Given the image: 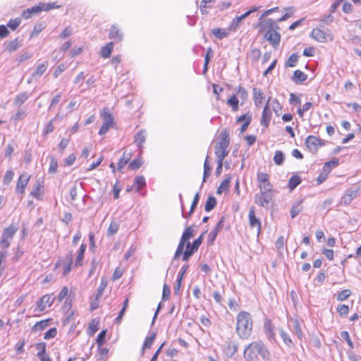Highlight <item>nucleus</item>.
Instances as JSON below:
<instances>
[{"mask_svg": "<svg viewBox=\"0 0 361 361\" xmlns=\"http://www.w3.org/2000/svg\"><path fill=\"white\" fill-rule=\"evenodd\" d=\"M226 104L232 108L233 111H236L239 109V100L235 94H233L228 100Z\"/></svg>", "mask_w": 361, "mask_h": 361, "instance_id": "nucleus-35", "label": "nucleus"}, {"mask_svg": "<svg viewBox=\"0 0 361 361\" xmlns=\"http://www.w3.org/2000/svg\"><path fill=\"white\" fill-rule=\"evenodd\" d=\"M23 45L22 40L19 39L18 37L9 42H5L4 43V51L8 53H13Z\"/></svg>", "mask_w": 361, "mask_h": 361, "instance_id": "nucleus-15", "label": "nucleus"}, {"mask_svg": "<svg viewBox=\"0 0 361 361\" xmlns=\"http://www.w3.org/2000/svg\"><path fill=\"white\" fill-rule=\"evenodd\" d=\"M336 310L341 317H345L349 312V307L344 304L338 305Z\"/></svg>", "mask_w": 361, "mask_h": 361, "instance_id": "nucleus-55", "label": "nucleus"}, {"mask_svg": "<svg viewBox=\"0 0 361 361\" xmlns=\"http://www.w3.org/2000/svg\"><path fill=\"white\" fill-rule=\"evenodd\" d=\"M305 145L311 152H315L319 147L324 145V142L319 137H307Z\"/></svg>", "mask_w": 361, "mask_h": 361, "instance_id": "nucleus-11", "label": "nucleus"}, {"mask_svg": "<svg viewBox=\"0 0 361 361\" xmlns=\"http://www.w3.org/2000/svg\"><path fill=\"white\" fill-rule=\"evenodd\" d=\"M199 200H200V193L197 192L195 195V197L193 198V201L192 202V204H191V207H190V212H188V216H186L184 214V212H183L184 207H183V205L182 204V206H181V207H182V216L184 217V218H187L188 216H190L193 213V212L195 211V208L197 207V206L198 204V202H199Z\"/></svg>", "mask_w": 361, "mask_h": 361, "instance_id": "nucleus-28", "label": "nucleus"}, {"mask_svg": "<svg viewBox=\"0 0 361 361\" xmlns=\"http://www.w3.org/2000/svg\"><path fill=\"white\" fill-rule=\"evenodd\" d=\"M216 198L212 195L209 196L204 205L205 212H209L212 211L216 206Z\"/></svg>", "mask_w": 361, "mask_h": 361, "instance_id": "nucleus-33", "label": "nucleus"}, {"mask_svg": "<svg viewBox=\"0 0 361 361\" xmlns=\"http://www.w3.org/2000/svg\"><path fill=\"white\" fill-rule=\"evenodd\" d=\"M42 187H43V185L41 184L40 180H37L34 186V189L30 192V195L39 199L41 196L40 188Z\"/></svg>", "mask_w": 361, "mask_h": 361, "instance_id": "nucleus-41", "label": "nucleus"}, {"mask_svg": "<svg viewBox=\"0 0 361 361\" xmlns=\"http://www.w3.org/2000/svg\"><path fill=\"white\" fill-rule=\"evenodd\" d=\"M291 322L293 324L292 331L297 335L298 338L301 339L302 333L300 329V325L299 322L297 319H292Z\"/></svg>", "mask_w": 361, "mask_h": 361, "instance_id": "nucleus-39", "label": "nucleus"}, {"mask_svg": "<svg viewBox=\"0 0 361 361\" xmlns=\"http://www.w3.org/2000/svg\"><path fill=\"white\" fill-rule=\"evenodd\" d=\"M247 17L248 16L247 14H246V13H243L240 16H236L233 19V20L230 23L228 30L230 31H235L238 28L240 23Z\"/></svg>", "mask_w": 361, "mask_h": 361, "instance_id": "nucleus-25", "label": "nucleus"}, {"mask_svg": "<svg viewBox=\"0 0 361 361\" xmlns=\"http://www.w3.org/2000/svg\"><path fill=\"white\" fill-rule=\"evenodd\" d=\"M341 337L343 339H344V340H345V341H346V342H347V343H348V346H349L351 349H353V348H354V346H353V342H352V341H351V339H350V335H349V334H348V331H342L341 332Z\"/></svg>", "mask_w": 361, "mask_h": 361, "instance_id": "nucleus-62", "label": "nucleus"}, {"mask_svg": "<svg viewBox=\"0 0 361 361\" xmlns=\"http://www.w3.org/2000/svg\"><path fill=\"white\" fill-rule=\"evenodd\" d=\"M311 37L319 42H325L327 41L326 33L319 28L312 30Z\"/></svg>", "mask_w": 361, "mask_h": 361, "instance_id": "nucleus-24", "label": "nucleus"}, {"mask_svg": "<svg viewBox=\"0 0 361 361\" xmlns=\"http://www.w3.org/2000/svg\"><path fill=\"white\" fill-rule=\"evenodd\" d=\"M274 161L276 165H281L284 161V157L281 151L277 150L274 157Z\"/></svg>", "mask_w": 361, "mask_h": 361, "instance_id": "nucleus-56", "label": "nucleus"}, {"mask_svg": "<svg viewBox=\"0 0 361 361\" xmlns=\"http://www.w3.org/2000/svg\"><path fill=\"white\" fill-rule=\"evenodd\" d=\"M357 190H348L345 194L341 197V205H348L357 197Z\"/></svg>", "mask_w": 361, "mask_h": 361, "instance_id": "nucleus-20", "label": "nucleus"}, {"mask_svg": "<svg viewBox=\"0 0 361 361\" xmlns=\"http://www.w3.org/2000/svg\"><path fill=\"white\" fill-rule=\"evenodd\" d=\"M192 236H193L192 226H189L185 229L184 232L182 234L181 238H183V240H186L188 241Z\"/></svg>", "mask_w": 361, "mask_h": 361, "instance_id": "nucleus-60", "label": "nucleus"}, {"mask_svg": "<svg viewBox=\"0 0 361 361\" xmlns=\"http://www.w3.org/2000/svg\"><path fill=\"white\" fill-rule=\"evenodd\" d=\"M298 58H299V56L298 55V54L294 53V54H291L286 63V66L295 67L298 61Z\"/></svg>", "mask_w": 361, "mask_h": 361, "instance_id": "nucleus-46", "label": "nucleus"}, {"mask_svg": "<svg viewBox=\"0 0 361 361\" xmlns=\"http://www.w3.org/2000/svg\"><path fill=\"white\" fill-rule=\"evenodd\" d=\"M258 27L260 32L279 29V26L276 24V21L271 18L260 20L258 23Z\"/></svg>", "mask_w": 361, "mask_h": 361, "instance_id": "nucleus-13", "label": "nucleus"}, {"mask_svg": "<svg viewBox=\"0 0 361 361\" xmlns=\"http://www.w3.org/2000/svg\"><path fill=\"white\" fill-rule=\"evenodd\" d=\"M32 56V53H30L28 51H25L23 54H21L20 55H19L17 58H16V61L18 62V63H22L24 61H26V60H28L30 59L31 57Z\"/></svg>", "mask_w": 361, "mask_h": 361, "instance_id": "nucleus-64", "label": "nucleus"}, {"mask_svg": "<svg viewBox=\"0 0 361 361\" xmlns=\"http://www.w3.org/2000/svg\"><path fill=\"white\" fill-rule=\"evenodd\" d=\"M230 30H224L221 28H214L212 30V33L214 35L217 39H222L228 36Z\"/></svg>", "mask_w": 361, "mask_h": 361, "instance_id": "nucleus-30", "label": "nucleus"}, {"mask_svg": "<svg viewBox=\"0 0 361 361\" xmlns=\"http://www.w3.org/2000/svg\"><path fill=\"white\" fill-rule=\"evenodd\" d=\"M249 224L251 228H257L258 233L261 231V221L255 216V207L250 208L248 214Z\"/></svg>", "mask_w": 361, "mask_h": 361, "instance_id": "nucleus-16", "label": "nucleus"}, {"mask_svg": "<svg viewBox=\"0 0 361 361\" xmlns=\"http://www.w3.org/2000/svg\"><path fill=\"white\" fill-rule=\"evenodd\" d=\"M143 162L144 161L142 158L135 159L130 162L128 168L131 170H136L143 164Z\"/></svg>", "mask_w": 361, "mask_h": 361, "instance_id": "nucleus-53", "label": "nucleus"}, {"mask_svg": "<svg viewBox=\"0 0 361 361\" xmlns=\"http://www.w3.org/2000/svg\"><path fill=\"white\" fill-rule=\"evenodd\" d=\"M55 300V297L53 295H44L42 298H40L36 302V307L35 308V312H43L47 307H51Z\"/></svg>", "mask_w": 361, "mask_h": 361, "instance_id": "nucleus-9", "label": "nucleus"}, {"mask_svg": "<svg viewBox=\"0 0 361 361\" xmlns=\"http://www.w3.org/2000/svg\"><path fill=\"white\" fill-rule=\"evenodd\" d=\"M45 28V25L44 23H37L32 32H31L30 37H36Z\"/></svg>", "mask_w": 361, "mask_h": 361, "instance_id": "nucleus-42", "label": "nucleus"}, {"mask_svg": "<svg viewBox=\"0 0 361 361\" xmlns=\"http://www.w3.org/2000/svg\"><path fill=\"white\" fill-rule=\"evenodd\" d=\"M100 116L102 118L103 124L99 130V135H102L106 134L110 128H114L116 123L114 122V116L109 108H104Z\"/></svg>", "mask_w": 361, "mask_h": 361, "instance_id": "nucleus-3", "label": "nucleus"}, {"mask_svg": "<svg viewBox=\"0 0 361 361\" xmlns=\"http://www.w3.org/2000/svg\"><path fill=\"white\" fill-rule=\"evenodd\" d=\"M51 319L42 320L37 322L33 326L32 330L33 331H39L45 329L49 326Z\"/></svg>", "mask_w": 361, "mask_h": 361, "instance_id": "nucleus-31", "label": "nucleus"}, {"mask_svg": "<svg viewBox=\"0 0 361 361\" xmlns=\"http://www.w3.org/2000/svg\"><path fill=\"white\" fill-rule=\"evenodd\" d=\"M56 334H57L56 328H55V327L51 328L44 334V338L46 340H49L50 338H54L56 336Z\"/></svg>", "mask_w": 361, "mask_h": 361, "instance_id": "nucleus-63", "label": "nucleus"}, {"mask_svg": "<svg viewBox=\"0 0 361 361\" xmlns=\"http://www.w3.org/2000/svg\"><path fill=\"white\" fill-rule=\"evenodd\" d=\"M307 78V75L301 71L300 70H296L294 71L293 75L291 78L292 80L295 84H300L305 81Z\"/></svg>", "mask_w": 361, "mask_h": 361, "instance_id": "nucleus-26", "label": "nucleus"}, {"mask_svg": "<svg viewBox=\"0 0 361 361\" xmlns=\"http://www.w3.org/2000/svg\"><path fill=\"white\" fill-rule=\"evenodd\" d=\"M134 185L137 187L136 190L140 191L146 185L145 178L143 176H136L134 179Z\"/></svg>", "mask_w": 361, "mask_h": 361, "instance_id": "nucleus-44", "label": "nucleus"}, {"mask_svg": "<svg viewBox=\"0 0 361 361\" xmlns=\"http://www.w3.org/2000/svg\"><path fill=\"white\" fill-rule=\"evenodd\" d=\"M114 49V42H111L107 43L105 46L102 47L100 51V55L104 59L110 57Z\"/></svg>", "mask_w": 361, "mask_h": 361, "instance_id": "nucleus-27", "label": "nucleus"}, {"mask_svg": "<svg viewBox=\"0 0 361 361\" xmlns=\"http://www.w3.org/2000/svg\"><path fill=\"white\" fill-rule=\"evenodd\" d=\"M49 158H50V164H49V173H54L56 172L57 168H58L57 160L53 155L49 156Z\"/></svg>", "mask_w": 361, "mask_h": 361, "instance_id": "nucleus-48", "label": "nucleus"}, {"mask_svg": "<svg viewBox=\"0 0 361 361\" xmlns=\"http://www.w3.org/2000/svg\"><path fill=\"white\" fill-rule=\"evenodd\" d=\"M238 97L242 100V103L245 102L247 99L248 93L247 90L243 87L242 86H238L237 89H235Z\"/></svg>", "mask_w": 361, "mask_h": 361, "instance_id": "nucleus-47", "label": "nucleus"}, {"mask_svg": "<svg viewBox=\"0 0 361 361\" xmlns=\"http://www.w3.org/2000/svg\"><path fill=\"white\" fill-rule=\"evenodd\" d=\"M21 23V19L19 18H16L15 19H11L8 24H7V26L11 28L12 30H15L17 29V27L19 26V25Z\"/></svg>", "mask_w": 361, "mask_h": 361, "instance_id": "nucleus-57", "label": "nucleus"}, {"mask_svg": "<svg viewBox=\"0 0 361 361\" xmlns=\"http://www.w3.org/2000/svg\"><path fill=\"white\" fill-rule=\"evenodd\" d=\"M230 182V177L225 178L217 188L216 193L221 195L223 192L226 191L229 188Z\"/></svg>", "mask_w": 361, "mask_h": 361, "instance_id": "nucleus-40", "label": "nucleus"}, {"mask_svg": "<svg viewBox=\"0 0 361 361\" xmlns=\"http://www.w3.org/2000/svg\"><path fill=\"white\" fill-rule=\"evenodd\" d=\"M225 221V217L222 216L219 221L216 224L214 229L209 233L208 235V243L212 245L214 240L216 239L219 232L223 228L224 222Z\"/></svg>", "mask_w": 361, "mask_h": 361, "instance_id": "nucleus-17", "label": "nucleus"}, {"mask_svg": "<svg viewBox=\"0 0 361 361\" xmlns=\"http://www.w3.org/2000/svg\"><path fill=\"white\" fill-rule=\"evenodd\" d=\"M155 338H156V333L155 332L151 333L149 336L146 337V338L144 341V343H143L142 348L143 349L150 348Z\"/></svg>", "mask_w": 361, "mask_h": 361, "instance_id": "nucleus-43", "label": "nucleus"}, {"mask_svg": "<svg viewBox=\"0 0 361 361\" xmlns=\"http://www.w3.org/2000/svg\"><path fill=\"white\" fill-rule=\"evenodd\" d=\"M130 154L124 152L123 157L119 159L118 162V169L121 171L125 165L128 164V162L130 159Z\"/></svg>", "mask_w": 361, "mask_h": 361, "instance_id": "nucleus-37", "label": "nucleus"}, {"mask_svg": "<svg viewBox=\"0 0 361 361\" xmlns=\"http://www.w3.org/2000/svg\"><path fill=\"white\" fill-rule=\"evenodd\" d=\"M303 201L298 200L293 203L290 209V216L292 219L295 218L303 210Z\"/></svg>", "mask_w": 361, "mask_h": 361, "instance_id": "nucleus-23", "label": "nucleus"}, {"mask_svg": "<svg viewBox=\"0 0 361 361\" xmlns=\"http://www.w3.org/2000/svg\"><path fill=\"white\" fill-rule=\"evenodd\" d=\"M107 280L104 278L102 279L101 283L99 286L98 287L97 290V293L95 295H97V298H102L103 293L106 288L107 286Z\"/></svg>", "mask_w": 361, "mask_h": 361, "instance_id": "nucleus-49", "label": "nucleus"}, {"mask_svg": "<svg viewBox=\"0 0 361 361\" xmlns=\"http://www.w3.org/2000/svg\"><path fill=\"white\" fill-rule=\"evenodd\" d=\"M269 175L263 172H258L257 175V180L258 182V187L260 191L273 192V185L269 181Z\"/></svg>", "mask_w": 361, "mask_h": 361, "instance_id": "nucleus-6", "label": "nucleus"}, {"mask_svg": "<svg viewBox=\"0 0 361 361\" xmlns=\"http://www.w3.org/2000/svg\"><path fill=\"white\" fill-rule=\"evenodd\" d=\"M265 99V94L264 92L257 87L253 88V99L257 106H259L262 101Z\"/></svg>", "mask_w": 361, "mask_h": 361, "instance_id": "nucleus-22", "label": "nucleus"}, {"mask_svg": "<svg viewBox=\"0 0 361 361\" xmlns=\"http://www.w3.org/2000/svg\"><path fill=\"white\" fill-rule=\"evenodd\" d=\"M44 8V3H40L37 6H32L31 8L24 10L21 14L23 18L28 19L32 14L37 13Z\"/></svg>", "mask_w": 361, "mask_h": 361, "instance_id": "nucleus-19", "label": "nucleus"}, {"mask_svg": "<svg viewBox=\"0 0 361 361\" xmlns=\"http://www.w3.org/2000/svg\"><path fill=\"white\" fill-rule=\"evenodd\" d=\"M109 38L116 42H120L123 39V33L119 29L118 25L114 24L109 29Z\"/></svg>", "mask_w": 361, "mask_h": 361, "instance_id": "nucleus-14", "label": "nucleus"}, {"mask_svg": "<svg viewBox=\"0 0 361 361\" xmlns=\"http://www.w3.org/2000/svg\"><path fill=\"white\" fill-rule=\"evenodd\" d=\"M214 55V52L211 47L207 49V54L204 56V71L206 72L208 68V64Z\"/></svg>", "mask_w": 361, "mask_h": 361, "instance_id": "nucleus-51", "label": "nucleus"}, {"mask_svg": "<svg viewBox=\"0 0 361 361\" xmlns=\"http://www.w3.org/2000/svg\"><path fill=\"white\" fill-rule=\"evenodd\" d=\"M18 231V227L11 224L8 228H5L3 231L1 240L0 241V245L4 248H7L10 245V242L8 240L12 239L16 231Z\"/></svg>", "mask_w": 361, "mask_h": 361, "instance_id": "nucleus-8", "label": "nucleus"}, {"mask_svg": "<svg viewBox=\"0 0 361 361\" xmlns=\"http://www.w3.org/2000/svg\"><path fill=\"white\" fill-rule=\"evenodd\" d=\"M252 119V116L247 113L245 114L242 116H240L238 119L236 123H242L243 122V125L241 126L240 128V133H243L245 131V130L247 128L248 126L250 125Z\"/></svg>", "mask_w": 361, "mask_h": 361, "instance_id": "nucleus-21", "label": "nucleus"}, {"mask_svg": "<svg viewBox=\"0 0 361 361\" xmlns=\"http://www.w3.org/2000/svg\"><path fill=\"white\" fill-rule=\"evenodd\" d=\"M106 330L102 331L97 337V344L98 347H101L103 345L105 342Z\"/></svg>", "mask_w": 361, "mask_h": 361, "instance_id": "nucleus-59", "label": "nucleus"}, {"mask_svg": "<svg viewBox=\"0 0 361 361\" xmlns=\"http://www.w3.org/2000/svg\"><path fill=\"white\" fill-rule=\"evenodd\" d=\"M270 100L271 97H269L267 103L263 109L262 115L261 124L265 128L268 127L271 117V111L269 108Z\"/></svg>", "mask_w": 361, "mask_h": 361, "instance_id": "nucleus-18", "label": "nucleus"}, {"mask_svg": "<svg viewBox=\"0 0 361 361\" xmlns=\"http://www.w3.org/2000/svg\"><path fill=\"white\" fill-rule=\"evenodd\" d=\"M280 336L282 338L284 343L288 346L291 347L293 345V342L291 338H290L289 335L283 329L280 330L279 332Z\"/></svg>", "mask_w": 361, "mask_h": 361, "instance_id": "nucleus-45", "label": "nucleus"}, {"mask_svg": "<svg viewBox=\"0 0 361 361\" xmlns=\"http://www.w3.org/2000/svg\"><path fill=\"white\" fill-rule=\"evenodd\" d=\"M28 98L29 94L27 92H22L16 97L14 103L16 105L20 106Z\"/></svg>", "mask_w": 361, "mask_h": 361, "instance_id": "nucleus-38", "label": "nucleus"}, {"mask_svg": "<svg viewBox=\"0 0 361 361\" xmlns=\"http://www.w3.org/2000/svg\"><path fill=\"white\" fill-rule=\"evenodd\" d=\"M252 318L251 314L245 311L239 312L236 317V333L243 340L248 339L252 333Z\"/></svg>", "mask_w": 361, "mask_h": 361, "instance_id": "nucleus-1", "label": "nucleus"}, {"mask_svg": "<svg viewBox=\"0 0 361 361\" xmlns=\"http://www.w3.org/2000/svg\"><path fill=\"white\" fill-rule=\"evenodd\" d=\"M264 37L265 39L269 41V42L274 47H276L279 45L281 41V35L277 30H267Z\"/></svg>", "mask_w": 361, "mask_h": 361, "instance_id": "nucleus-12", "label": "nucleus"}, {"mask_svg": "<svg viewBox=\"0 0 361 361\" xmlns=\"http://www.w3.org/2000/svg\"><path fill=\"white\" fill-rule=\"evenodd\" d=\"M229 137H222V139L215 145L214 153L217 157V160L224 161V158L228 155L229 151Z\"/></svg>", "mask_w": 361, "mask_h": 361, "instance_id": "nucleus-4", "label": "nucleus"}, {"mask_svg": "<svg viewBox=\"0 0 361 361\" xmlns=\"http://www.w3.org/2000/svg\"><path fill=\"white\" fill-rule=\"evenodd\" d=\"M274 193L273 192L259 191V193L255 195L254 201L259 206L267 208L273 200Z\"/></svg>", "mask_w": 361, "mask_h": 361, "instance_id": "nucleus-7", "label": "nucleus"}, {"mask_svg": "<svg viewBox=\"0 0 361 361\" xmlns=\"http://www.w3.org/2000/svg\"><path fill=\"white\" fill-rule=\"evenodd\" d=\"M118 228H119L118 224L115 221H112L109 226V228L107 231V235H114L118 231Z\"/></svg>", "mask_w": 361, "mask_h": 361, "instance_id": "nucleus-58", "label": "nucleus"}, {"mask_svg": "<svg viewBox=\"0 0 361 361\" xmlns=\"http://www.w3.org/2000/svg\"><path fill=\"white\" fill-rule=\"evenodd\" d=\"M238 350V345L233 342H227L225 348V353L232 357Z\"/></svg>", "mask_w": 361, "mask_h": 361, "instance_id": "nucleus-34", "label": "nucleus"}, {"mask_svg": "<svg viewBox=\"0 0 361 361\" xmlns=\"http://www.w3.org/2000/svg\"><path fill=\"white\" fill-rule=\"evenodd\" d=\"M47 66H48L47 62H44L42 64H39L37 67V68H36L35 73L32 74V75L33 76H41L47 70Z\"/></svg>", "mask_w": 361, "mask_h": 361, "instance_id": "nucleus-52", "label": "nucleus"}, {"mask_svg": "<svg viewBox=\"0 0 361 361\" xmlns=\"http://www.w3.org/2000/svg\"><path fill=\"white\" fill-rule=\"evenodd\" d=\"M30 176L27 173H22L18 178L16 192L21 195L20 199H22L23 195L25 193V189L30 180Z\"/></svg>", "mask_w": 361, "mask_h": 361, "instance_id": "nucleus-10", "label": "nucleus"}, {"mask_svg": "<svg viewBox=\"0 0 361 361\" xmlns=\"http://www.w3.org/2000/svg\"><path fill=\"white\" fill-rule=\"evenodd\" d=\"M338 159H334L331 161L326 162L323 166V169L327 171V172L330 173L332 169L336 167L338 165Z\"/></svg>", "mask_w": 361, "mask_h": 361, "instance_id": "nucleus-50", "label": "nucleus"}, {"mask_svg": "<svg viewBox=\"0 0 361 361\" xmlns=\"http://www.w3.org/2000/svg\"><path fill=\"white\" fill-rule=\"evenodd\" d=\"M352 292L349 289H345L338 293L336 299L338 301H343L348 298L351 295Z\"/></svg>", "mask_w": 361, "mask_h": 361, "instance_id": "nucleus-54", "label": "nucleus"}, {"mask_svg": "<svg viewBox=\"0 0 361 361\" xmlns=\"http://www.w3.org/2000/svg\"><path fill=\"white\" fill-rule=\"evenodd\" d=\"M73 264V255L71 252L68 255H67L66 259V263L63 267V275H67L71 270V266Z\"/></svg>", "mask_w": 361, "mask_h": 361, "instance_id": "nucleus-36", "label": "nucleus"}, {"mask_svg": "<svg viewBox=\"0 0 361 361\" xmlns=\"http://www.w3.org/2000/svg\"><path fill=\"white\" fill-rule=\"evenodd\" d=\"M13 176H14V173L13 172V171H11V170L7 171L6 172L4 178V180H3L4 184L6 185H9L12 180Z\"/></svg>", "mask_w": 361, "mask_h": 361, "instance_id": "nucleus-61", "label": "nucleus"}, {"mask_svg": "<svg viewBox=\"0 0 361 361\" xmlns=\"http://www.w3.org/2000/svg\"><path fill=\"white\" fill-rule=\"evenodd\" d=\"M202 236L203 233L196 238L192 244L190 242H188L186 245V249L183 252V255L182 256L183 261L187 262L190 259V257L197 251L199 247L202 243Z\"/></svg>", "mask_w": 361, "mask_h": 361, "instance_id": "nucleus-5", "label": "nucleus"}, {"mask_svg": "<svg viewBox=\"0 0 361 361\" xmlns=\"http://www.w3.org/2000/svg\"><path fill=\"white\" fill-rule=\"evenodd\" d=\"M244 357L247 361H256L259 355L264 361L270 359V353L261 341H253L244 349Z\"/></svg>", "mask_w": 361, "mask_h": 361, "instance_id": "nucleus-2", "label": "nucleus"}, {"mask_svg": "<svg viewBox=\"0 0 361 361\" xmlns=\"http://www.w3.org/2000/svg\"><path fill=\"white\" fill-rule=\"evenodd\" d=\"M39 346L42 347V350L37 353V357L39 360L41 361H51V358L45 354L46 344L44 343H39L36 345L37 348H39Z\"/></svg>", "mask_w": 361, "mask_h": 361, "instance_id": "nucleus-29", "label": "nucleus"}, {"mask_svg": "<svg viewBox=\"0 0 361 361\" xmlns=\"http://www.w3.org/2000/svg\"><path fill=\"white\" fill-rule=\"evenodd\" d=\"M302 180L298 175H294L288 180V187L290 190H293L300 183Z\"/></svg>", "mask_w": 361, "mask_h": 361, "instance_id": "nucleus-32", "label": "nucleus"}]
</instances>
